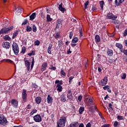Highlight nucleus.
<instances>
[{
    "label": "nucleus",
    "instance_id": "52",
    "mask_svg": "<svg viewBox=\"0 0 127 127\" xmlns=\"http://www.w3.org/2000/svg\"><path fill=\"white\" fill-rule=\"evenodd\" d=\"M122 53H124V54L127 56V50H123Z\"/></svg>",
    "mask_w": 127,
    "mask_h": 127
},
{
    "label": "nucleus",
    "instance_id": "43",
    "mask_svg": "<svg viewBox=\"0 0 127 127\" xmlns=\"http://www.w3.org/2000/svg\"><path fill=\"white\" fill-rule=\"evenodd\" d=\"M127 78V74L126 73H124L122 74V76H121V79H125Z\"/></svg>",
    "mask_w": 127,
    "mask_h": 127
},
{
    "label": "nucleus",
    "instance_id": "30",
    "mask_svg": "<svg viewBox=\"0 0 127 127\" xmlns=\"http://www.w3.org/2000/svg\"><path fill=\"white\" fill-rule=\"evenodd\" d=\"M18 34V31H16L14 32L12 36V39H14Z\"/></svg>",
    "mask_w": 127,
    "mask_h": 127
},
{
    "label": "nucleus",
    "instance_id": "17",
    "mask_svg": "<svg viewBox=\"0 0 127 127\" xmlns=\"http://www.w3.org/2000/svg\"><path fill=\"white\" fill-rule=\"evenodd\" d=\"M107 54L108 56H113V55H114V52L112 50L107 49Z\"/></svg>",
    "mask_w": 127,
    "mask_h": 127
},
{
    "label": "nucleus",
    "instance_id": "3",
    "mask_svg": "<svg viewBox=\"0 0 127 127\" xmlns=\"http://www.w3.org/2000/svg\"><path fill=\"white\" fill-rule=\"evenodd\" d=\"M12 29H13V26H11L10 27H8V28H4L1 29L0 33H8V32H9Z\"/></svg>",
    "mask_w": 127,
    "mask_h": 127
},
{
    "label": "nucleus",
    "instance_id": "53",
    "mask_svg": "<svg viewBox=\"0 0 127 127\" xmlns=\"http://www.w3.org/2000/svg\"><path fill=\"white\" fill-rule=\"evenodd\" d=\"M101 127H110V124H104Z\"/></svg>",
    "mask_w": 127,
    "mask_h": 127
},
{
    "label": "nucleus",
    "instance_id": "27",
    "mask_svg": "<svg viewBox=\"0 0 127 127\" xmlns=\"http://www.w3.org/2000/svg\"><path fill=\"white\" fill-rule=\"evenodd\" d=\"M59 9L61 10V11H62L63 12H64V11L66 10L65 9V8H63V7L62 6V4L59 5Z\"/></svg>",
    "mask_w": 127,
    "mask_h": 127
},
{
    "label": "nucleus",
    "instance_id": "8",
    "mask_svg": "<svg viewBox=\"0 0 127 127\" xmlns=\"http://www.w3.org/2000/svg\"><path fill=\"white\" fill-rule=\"evenodd\" d=\"M22 98L23 102L25 103L26 102V99L27 98V94L26 93V90L23 89L22 92Z\"/></svg>",
    "mask_w": 127,
    "mask_h": 127
},
{
    "label": "nucleus",
    "instance_id": "31",
    "mask_svg": "<svg viewBox=\"0 0 127 127\" xmlns=\"http://www.w3.org/2000/svg\"><path fill=\"white\" fill-rule=\"evenodd\" d=\"M78 41H79V39L77 37L73 38L72 40V43H77Z\"/></svg>",
    "mask_w": 127,
    "mask_h": 127
},
{
    "label": "nucleus",
    "instance_id": "48",
    "mask_svg": "<svg viewBox=\"0 0 127 127\" xmlns=\"http://www.w3.org/2000/svg\"><path fill=\"white\" fill-rule=\"evenodd\" d=\"M58 43V45L60 47L62 46V45H63V42H62V41H59Z\"/></svg>",
    "mask_w": 127,
    "mask_h": 127
},
{
    "label": "nucleus",
    "instance_id": "57",
    "mask_svg": "<svg viewBox=\"0 0 127 127\" xmlns=\"http://www.w3.org/2000/svg\"><path fill=\"white\" fill-rule=\"evenodd\" d=\"M109 108H110V109H112V110H113V105H112L111 103H110L109 104Z\"/></svg>",
    "mask_w": 127,
    "mask_h": 127
},
{
    "label": "nucleus",
    "instance_id": "15",
    "mask_svg": "<svg viewBox=\"0 0 127 127\" xmlns=\"http://www.w3.org/2000/svg\"><path fill=\"white\" fill-rule=\"evenodd\" d=\"M47 101L48 104H52V102H53V98L49 95L47 98Z\"/></svg>",
    "mask_w": 127,
    "mask_h": 127
},
{
    "label": "nucleus",
    "instance_id": "21",
    "mask_svg": "<svg viewBox=\"0 0 127 127\" xmlns=\"http://www.w3.org/2000/svg\"><path fill=\"white\" fill-rule=\"evenodd\" d=\"M60 99H61V101L62 102H63L64 103H65V102L66 101V97L64 94L61 95Z\"/></svg>",
    "mask_w": 127,
    "mask_h": 127
},
{
    "label": "nucleus",
    "instance_id": "32",
    "mask_svg": "<svg viewBox=\"0 0 127 127\" xmlns=\"http://www.w3.org/2000/svg\"><path fill=\"white\" fill-rule=\"evenodd\" d=\"M3 38L4 40H6V41H9V40H10V37H9V36H8V35H7L4 36Z\"/></svg>",
    "mask_w": 127,
    "mask_h": 127
},
{
    "label": "nucleus",
    "instance_id": "34",
    "mask_svg": "<svg viewBox=\"0 0 127 127\" xmlns=\"http://www.w3.org/2000/svg\"><path fill=\"white\" fill-rule=\"evenodd\" d=\"M79 32L80 37H83V31L82 30L81 27L79 28Z\"/></svg>",
    "mask_w": 127,
    "mask_h": 127
},
{
    "label": "nucleus",
    "instance_id": "11",
    "mask_svg": "<svg viewBox=\"0 0 127 127\" xmlns=\"http://www.w3.org/2000/svg\"><path fill=\"white\" fill-rule=\"evenodd\" d=\"M10 102L13 108H17V106H18V101L16 100V99H11Z\"/></svg>",
    "mask_w": 127,
    "mask_h": 127
},
{
    "label": "nucleus",
    "instance_id": "20",
    "mask_svg": "<svg viewBox=\"0 0 127 127\" xmlns=\"http://www.w3.org/2000/svg\"><path fill=\"white\" fill-rule=\"evenodd\" d=\"M79 126V123L78 122H72L70 125V127H77Z\"/></svg>",
    "mask_w": 127,
    "mask_h": 127
},
{
    "label": "nucleus",
    "instance_id": "16",
    "mask_svg": "<svg viewBox=\"0 0 127 127\" xmlns=\"http://www.w3.org/2000/svg\"><path fill=\"white\" fill-rule=\"evenodd\" d=\"M125 1V0H115V3L116 5L119 6L120 4H122L123 2Z\"/></svg>",
    "mask_w": 127,
    "mask_h": 127
},
{
    "label": "nucleus",
    "instance_id": "50",
    "mask_svg": "<svg viewBox=\"0 0 127 127\" xmlns=\"http://www.w3.org/2000/svg\"><path fill=\"white\" fill-rule=\"evenodd\" d=\"M69 37L70 39H71L72 37H73V32H70L69 33Z\"/></svg>",
    "mask_w": 127,
    "mask_h": 127
},
{
    "label": "nucleus",
    "instance_id": "64",
    "mask_svg": "<svg viewBox=\"0 0 127 127\" xmlns=\"http://www.w3.org/2000/svg\"><path fill=\"white\" fill-rule=\"evenodd\" d=\"M125 46H127V40L125 41Z\"/></svg>",
    "mask_w": 127,
    "mask_h": 127
},
{
    "label": "nucleus",
    "instance_id": "24",
    "mask_svg": "<svg viewBox=\"0 0 127 127\" xmlns=\"http://www.w3.org/2000/svg\"><path fill=\"white\" fill-rule=\"evenodd\" d=\"M36 17V13H33L30 16V20H33L34 18Z\"/></svg>",
    "mask_w": 127,
    "mask_h": 127
},
{
    "label": "nucleus",
    "instance_id": "49",
    "mask_svg": "<svg viewBox=\"0 0 127 127\" xmlns=\"http://www.w3.org/2000/svg\"><path fill=\"white\" fill-rule=\"evenodd\" d=\"M82 99H83V96L82 95H80L78 97L79 102H81V101H82Z\"/></svg>",
    "mask_w": 127,
    "mask_h": 127
},
{
    "label": "nucleus",
    "instance_id": "9",
    "mask_svg": "<svg viewBox=\"0 0 127 127\" xmlns=\"http://www.w3.org/2000/svg\"><path fill=\"white\" fill-rule=\"evenodd\" d=\"M107 83H108V77L107 76H105L104 78L101 80V82H99V84L101 86H106V85H107Z\"/></svg>",
    "mask_w": 127,
    "mask_h": 127
},
{
    "label": "nucleus",
    "instance_id": "62",
    "mask_svg": "<svg viewBox=\"0 0 127 127\" xmlns=\"http://www.w3.org/2000/svg\"><path fill=\"white\" fill-rule=\"evenodd\" d=\"M52 70H56V67L52 66L51 68Z\"/></svg>",
    "mask_w": 127,
    "mask_h": 127
},
{
    "label": "nucleus",
    "instance_id": "39",
    "mask_svg": "<svg viewBox=\"0 0 127 127\" xmlns=\"http://www.w3.org/2000/svg\"><path fill=\"white\" fill-rule=\"evenodd\" d=\"M88 5H89V1L87 0L86 2L84 3V9H86L88 7Z\"/></svg>",
    "mask_w": 127,
    "mask_h": 127
},
{
    "label": "nucleus",
    "instance_id": "13",
    "mask_svg": "<svg viewBox=\"0 0 127 127\" xmlns=\"http://www.w3.org/2000/svg\"><path fill=\"white\" fill-rule=\"evenodd\" d=\"M62 22H63V19H58L57 22L56 28H59L60 26H62Z\"/></svg>",
    "mask_w": 127,
    "mask_h": 127
},
{
    "label": "nucleus",
    "instance_id": "19",
    "mask_svg": "<svg viewBox=\"0 0 127 127\" xmlns=\"http://www.w3.org/2000/svg\"><path fill=\"white\" fill-rule=\"evenodd\" d=\"M48 65V64L47 63H44V64H43L42 65L41 70L45 71V70H46V68L47 67Z\"/></svg>",
    "mask_w": 127,
    "mask_h": 127
},
{
    "label": "nucleus",
    "instance_id": "14",
    "mask_svg": "<svg viewBox=\"0 0 127 127\" xmlns=\"http://www.w3.org/2000/svg\"><path fill=\"white\" fill-rule=\"evenodd\" d=\"M115 46L118 48L122 53H123V45L120 43H116Z\"/></svg>",
    "mask_w": 127,
    "mask_h": 127
},
{
    "label": "nucleus",
    "instance_id": "26",
    "mask_svg": "<svg viewBox=\"0 0 127 127\" xmlns=\"http://www.w3.org/2000/svg\"><path fill=\"white\" fill-rule=\"evenodd\" d=\"M95 39L96 40V42H100L101 41V38H100V36L96 35L95 37Z\"/></svg>",
    "mask_w": 127,
    "mask_h": 127
},
{
    "label": "nucleus",
    "instance_id": "28",
    "mask_svg": "<svg viewBox=\"0 0 127 127\" xmlns=\"http://www.w3.org/2000/svg\"><path fill=\"white\" fill-rule=\"evenodd\" d=\"M47 22H50L52 21V18L50 16V15L48 14L47 15Z\"/></svg>",
    "mask_w": 127,
    "mask_h": 127
},
{
    "label": "nucleus",
    "instance_id": "36",
    "mask_svg": "<svg viewBox=\"0 0 127 127\" xmlns=\"http://www.w3.org/2000/svg\"><path fill=\"white\" fill-rule=\"evenodd\" d=\"M31 30H32V28H31V27L28 25L26 26V31L27 32H29L31 31Z\"/></svg>",
    "mask_w": 127,
    "mask_h": 127
},
{
    "label": "nucleus",
    "instance_id": "55",
    "mask_svg": "<svg viewBox=\"0 0 127 127\" xmlns=\"http://www.w3.org/2000/svg\"><path fill=\"white\" fill-rule=\"evenodd\" d=\"M86 127H92V125H91V123H88L86 126Z\"/></svg>",
    "mask_w": 127,
    "mask_h": 127
},
{
    "label": "nucleus",
    "instance_id": "46",
    "mask_svg": "<svg viewBox=\"0 0 127 127\" xmlns=\"http://www.w3.org/2000/svg\"><path fill=\"white\" fill-rule=\"evenodd\" d=\"M4 61H5V62H7V63H12L13 62H12V61L9 59H5L4 60Z\"/></svg>",
    "mask_w": 127,
    "mask_h": 127
},
{
    "label": "nucleus",
    "instance_id": "7",
    "mask_svg": "<svg viewBox=\"0 0 127 127\" xmlns=\"http://www.w3.org/2000/svg\"><path fill=\"white\" fill-rule=\"evenodd\" d=\"M2 47L4 49H9L10 48V43L8 42H4L2 44Z\"/></svg>",
    "mask_w": 127,
    "mask_h": 127
},
{
    "label": "nucleus",
    "instance_id": "54",
    "mask_svg": "<svg viewBox=\"0 0 127 127\" xmlns=\"http://www.w3.org/2000/svg\"><path fill=\"white\" fill-rule=\"evenodd\" d=\"M119 125V123L118 122H115L114 126L115 127H118V125Z\"/></svg>",
    "mask_w": 127,
    "mask_h": 127
},
{
    "label": "nucleus",
    "instance_id": "33",
    "mask_svg": "<svg viewBox=\"0 0 127 127\" xmlns=\"http://www.w3.org/2000/svg\"><path fill=\"white\" fill-rule=\"evenodd\" d=\"M99 3L100 4L101 9H104V4H105V2H104V1L102 0L99 2Z\"/></svg>",
    "mask_w": 127,
    "mask_h": 127
},
{
    "label": "nucleus",
    "instance_id": "2",
    "mask_svg": "<svg viewBox=\"0 0 127 127\" xmlns=\"http://www.w3.org/2000/svg\"><path fill=\"white\" fill-rule=\"evenodd\" d=\"M13 51L15 55H18L19 52V48H18V45L16 43L14 42L12 46Z\"/></svg>",
    "mask_w": 127,
    "mask_h": 127
},
{
    "label": "nucleus",
    "instance_id": "6",
    "mask_svg": "<svg viewBox=\"0 0 127 127\" xmlns=\"http://www.w3.org/2000/svg\"><path fill=\"white\" fill-rule=\"evenodd\" d=\"M107 19H112V20H116L118 18V16L113 14L112 13H108L106 16Z\"/></svg>",
    "mask_w": 127,
    "mask_h": 127
},
{
    "label": "nucleus",
    "instance_id": "51",
    "mask_svg": "<svg viewBox=\"0 0 127 127\" xmlns=\"http://www.w3.org/2000/svg\"><path fill=\"white\" fill-rule=\"evenodd\" d=\"M127 35V29H126L125 31H124V35L123 36L125 37Z\"/></svg>",
    "mask_w": 127,
    "mask_h": 127
},
{
    "label": "nucleus",
    "instance_id": "23",
    "mask_svg": "<svg viewBox=\"0 0 127 127\" xmlns=\"http://www.w3.org/2000/svg\"><path fill=\"white\" fill-rule=\"evenodd\" d=\"M56 88H57V91H58L59 92H62V89H63L62 86L60 85V84H57Z\"/></svg>",
    "mask_w": 127,
    "mask_h": 127
},
{
    "label": "nucleus",
    "instance_id": "4",
    "mask_svg": "<svg viewBox=\"0 0 127 127\" xmlns=\"http://www.w3.org/2000/svg\"><path fill=\"white\" fill-rule=\"evenodd\" d=\"M7 124L6 118L2 115H0V125L5 126Z\"/></svg>",
    "mask_w": 127,
    "mask_h": 127
},
{
    "label": "nucleus",
    "instance_id": "40",
    "mask_svg": "<svg viewBox=\"0 0 127 127\" xmlns=\"http://www.w3.org/2000/svg\"><path fill=\"white\" fill-rule=\"evenodd\" d=\"M25 51H26V48H25V47H22L21 53H22L23 54H24L25 53Z\"/></svg>",
    "mask_w": 127,
    "mask_h": 127
},
{
    "label": "nucleus",
    "instance_id": "45",
    "mask_svg": "<svg viewBox=\"0 0 127 127\" xmlns=\"http://www.w3.org/2000/svg\"><path fill=\"white\" fill-rule=\"evenodd\" d=\"M117 119L118 120H119V121H122V120H124V117L122 116H118Z\"/></svg>",
    "mask_w": 127,
    "mask_h": 127
},
{
    "label": "nucleus",
    "instance_id": "1",
    "mask_svg": "<svg viewBox=\"0 0 127 127\" xmlns=\"http://www.w3.org/2000/svg\"><path fill=\"white\" fill-rule=\"evenodd\" d=\"M66 117H62L57 123L58 127H64L66 124Z\"/></svg>",
    "mask_w": 127,
    "mask_h": 127
},
{
    "label": "nucleus",
    "instance_id": "29",
    "mask_svg": "<svg viewBox=\"0 0 127 127\" xmlns=\"http://www.w3.org/2000/svg\"><path fill=\"white\" fill-rule=\"evenodd\" d=\"M84 111H85V108L84 107H80L79 109V115H82Z\"/></svg>",
    "mask_w": 127,
    "mask_h": 127
},
{
    "label": "nucleus",
    "instance_id": "12",
    "mask_svg": "<svg viewBox=\"0 0 127 127\" xmlns=\"http://www.w3.org/2000/svg\"><path fill=\"white\" fill-rule=\"evenodd\" d=\"M67 99L69 100V101H72V100L73 99V95L72 94V92L71 91V90H69L67 91Z\"/></svg>",
    "mask_w": 127,
    "mask_h": 127
},
{
    "label": "nucleus",
    "instance_id": "56",
    "mask_svg": "<svg viewBox=\"0 0 127 127\" xmlns=\"http://www.w3.org/2000/svg\"><path fill=\"white\" fill-rule=\"evenodd\" d=\"M104 90H109V86L106 85L103 87Z\"/></svg>",
    "mask_w": 127,
    "mask_h": 127
},
{
    "label": "nucleus",
    "instance_id": "61",
    "mask_svg": "<svg viewBox=\"0 0 127 127\" xmlns=\"http://www.w3.org/2000/svg\"><path fill=\"white\" fill-rule=\"evenodd\" d=\"M55 84H60V80H56Z\"/></svg>",
    "mask_w": 127,
    "mask_h": 127
},
{
    "label": "nucleus",
    "instance_id": "63",
    "mask_svg": "<svg viewBox=\"0 0 127 127\" xmlns=\"http://www.w3.org/2000/svg\"><path fill=\"white\" fill-rule=\"evenodd\" d=\"M13 127H23L21 125H19V126H13Z\"/></svg>",
    "mask_w": 127,
    "mask_h": 127
},
{
    "label": "nucleus",
    "instance_id": "5",
    "mask_svg": "<svg viewBox=\"0 0 127 127\" xmlns=\"http://www.w3.org/2000/svg\"><path fill=\"white\" fill-rule=\"evenodd\" d=\"M84 102L87 106H92L94 105L93 99L91 97H88L85 99Z\"/></svg>",
    "mask_w": 127,
    "mask_h": 127
},
{
    "label": "nucleus",
    "instance_id": "59",
    "mask_svg": "<svg viewBox=\"0 0 127 127\" xmlns=\"http://www.w3.org/2000/svg\"><path fill=\"white\" fill-rule=\"evenodd\" d=\"M92 9L93 11H95V10H97V8H96L95 6H93Z\"/></svg>",
    "mask_w": 127,
    "mask_h": 127
},
{
    "label": "nucleus",
    "instance_id": "38",
    "mask_svg": "<svg viewBox=\"0 0 127 127\" xmlns=\"http://www.w3.org/2000/svg\"><path fill=\"white\" fill-rule=\"evenodd\" d=\"M39 44H40V41H39V40H37L34 42L35 46H38V45H39Z\"/></svg>",
    "mask_w": 127,
    "mask_h": 127
},
{
    "label": "nucleus",
    "instance_id": "22",
    "mask_svg": "<svg viewBox=\"0 0 127 127\" xmlns=\"http://www.w3.org/2000/svg\"><path fill=\"white\" fill-rule=\"evenodd\" d=\"M35 102L36 104H39L41 103V97H37L35 98Z\"/></svg>",
    "mask_w": 127,
    "mask_h": 127
},
{
    "label": "nucleus",
    "instance_id": "25",
    "mask_svg": "<svg viewBox=\"0 0 127 127\" xmlns=\"http://www.w3.org/2000/svg\"><path fill=\"white\" fill-rule=\"evenodd\" d=\"M52 44H50L49 46V47L48 48V53H49V54H51V49H52Z\"/></svg>",
    "mask_w": 127,
    "mask_h": 127
},
{
    "label": "nucleus",
    "instance_id": "47",
    "mask_svg": "<svg viewBox=\"0 0 127 127\" xmlns=\"http://www.w3.org/2000/svg\"><path fill=\"white\" fill-rule=\"evenodd\" d=\"M73 79H74V76H70L69 77V84H71V83H72V80H73Z\"/></svg>",
    "mask_w": 127,
    "mask_h": 127
},
{
    "label": "nucleus",
    "instance_id": "42",
    "mask_svg": "<svg viewBox=\"0 0 127 127\" xmlns=\"http://www.w3.org/2000/svg\"><path fill=\"white\" fill-rule=\"evenodd\" d=\"M29 56H32L35 55V52L34 51H31L30 53L28 54Z\"/></svg>",
    "mask_w": 127,
    "mask_h": 127
},
{
    "label": "nucleus",
    "instance_id": "18",
    "mask_svg": "<svg viewBox=\"0 0 127 127\" xmlns=\"http://www.w3.org/2000/svg\"><path fill=\"white\" fill-rule=\"evenodd\" d=\"M25 64L26 67H27V71H29V70L30 69V62H28V61H25Z\"/></svg>",
    "mask_w": 127,
    "mask_h": 127
},
{
    "label": "nucleus",
    "instance_id": "58",
    "mask_svg": "<svg viewBox=\"0 0 127 127\" xmlns=\"http://www.w3.org/2000/svg\"><path fill=\"white\" fill-rule=\"evenodd\" d=\"M79 127H85V126H84V124L81 123V124L79 125Z\"/></svg>",
    "mask_w": 127,
    "mask_h": 127
},
{
    "label": "nucleus",
    "instance_id": "60",
    "mask_svg": "<svg viewBox=\"0 0 127 127\" xmlns=\"http://www.w3.org/2000/svg\"><path fill=\"white\" fill-rule=\"evenodd\" d=\"M27 109H28V110L31 109V106L30 105V104H28L27 106Z\"/></svg>",
    "mask_w": 127,
    "mask_h": 127
},
{
    "label": "nucleus",
    "instance_id": "35",
    "mask_svg": "<svg viewBox=\"0 0 127 127\" xmlns=\"http://www.w3.org/2000/svg\"><path fill=\"white\" fill-rule=\"evenodd\" d=\"M36 113H37V110H36V109H33V110L31 111V112L30 115V116H33V115L34 114H36Z\"/></svg>",
    "mask_w": 127,
    "mask_h": 127
},
{
    "label": "nucleus",
    "instance_id": "44",
    "mask_svg": "<svg viewBox=\"0 0 127 127\" xmlns=\"http://www.w3.org/2000/svg\"><path fill=\"white\" fill-rule=\"evenodd\" d=\"M28 23V20L27 19H25L24 22L22 23V25H25L26 24H27Z\"/></svg>",
    "mask_w": 127,
    "mask_h": 127
},
{
    "label": "nucleus",
    "instance_id": "10",
    "mask_svg": "<svg viewBox=\"0 0 127 127\" xmlns=\"http://www.w3.org/2000/svg\"><path fill=\"white\" fill-rule=\"evenodd\" d=\"M33 120L36 122V123H40L42 119L40 115H36L33 117Z\"/></svg>",
    "mask_w": 127,
    "mask_h": 127
},
{
    "label": "nucleus",
    "instance_id": "41",
    "mask_svg": "<svg viewBox=\"0 0 127 127\" xmlns=\"http://www.w3.org/2000/svg\"><path fill=\"white\" fill-rule=\"evenodd\" d=\"M61 75H62L63 76H66V73H65V71H64L63 69H61Z\"/></svg>",
    "mask_w": 127,
    "mask_h": 127
},
{
    "label": "nucleus",
    "instance_id": "37",
    "mask_svg": "<svg viewBox=\"0 0 127 127\" xmlns=\"http://www.w3.org/2000/svg\"><path fill=\"white\" fill-rule=\"evenodd\" d=\"M32 30L33 32H36V31H37V28L36 27V26H35V25H33Z\"/></svg>",
    "mask_w": 127,
    "mask_h": 127
}]
</instances>
